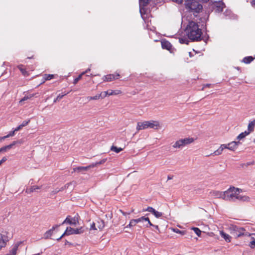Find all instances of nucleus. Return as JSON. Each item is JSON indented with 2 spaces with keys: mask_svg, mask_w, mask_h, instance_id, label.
Listing matches in <instances>:
<instances>
[{
  "mask_svg": "<svg viewBox=\"0 0 255 255\" xmlns=\"http://www.w3.org/2000/svg\"><path fill=\"white\" fill-rule=\"evenodd\" d=\"M210 86V84H207L204 85L203 86V88H202V90H204V89L205 87H209Z\"/></svg>",
  "mask_w": 255,
  "mask_h": 255,
  "instance_id": "54",
  "label": "nucleus"
},
{
  "mask_svg": "<svg viewBox=\"0 0 255 255\" xmlns=\"http://www.w3.org/2000/svg\"><path fill=\"white\" fill-rule=\"evenodd\" d=\"M155 210L151 207H148L146 209L143 210L144 211H148L153 213Z\"/></svg>",
  "mask_w": 255,
  "mask_h": 255,
  "instance_id": "43",
  "label": "nucleus"
},
{
  "mask_svg": "<svg viewBox=\"0 0 255 255\" xmlns=\"http://www.w3.org/2000/svg\"><path fill=\"white\" fill-rule=\"evenodd\" d=\"M249 133L250 132H247V131L242 132L239 135H238V136L237 137V139L238 140H241L242 139L245 137L247 135H248Z\"/></svg>",
  "mask_w": 255,
  "mask_h": 255,
  "instance_id": "29",
  "label": "nucleus"
},
{
  "mask_svg": "<svg viewBox=\"0 0 255 255\" xmlns=\"http://www.w3.org/2000/svg\"><path fill=\"white\" fill-rule=\"evenodd\" d=\"M255 120H254L253 121L251 122L249 124L248 127V131H247V132H250V133L251 132L253 131L254 128H255Z\"/></svg>",
  "mask_w": 255,
  "mask_h": 255,
  "instance_id": "24",
  "label": "nucleus"
},
{
  "mask_svg": "<svg viewBox=\"0 0 255 255\" xmlns=\"http://www.w3.org/2000/svg\"><path fill=\"white\" fill-rule=\"evenodd\" d=\"M6 245V241L3 239V235L0 234V251L2 248L5 247Z\"/></svg>",
  "mask_w": 255,
  "mask_h": 255,
  "instance_id": "23",
  "label": "nucleus"
},
{
  "mask_svg": "<svg viewBox=\"0 0 255 255\" xmlns=\"http://www.w3.org/2000/svg\"><path fill=\"white\" fill-rule=\"evenodd\" d=\"M119 74H109L107 76H105L104 77V81H111L115 79H118L119 77Z\"/></svg>",
  "mask_w": 255,
  "mask_h": 255,
  "instance_id": "17",
  "label": "nucleus"
},
{
  "mask_svg": "<svg viewBox=\"0 0 255 255\" xmlns=\"http://www.w3.org/2000/svg\"><path fill=\"white\" fill-rule=\"evenodd\" d=\"M243 191L241 189L231 187L226 190V201H242L248 202L250 197L242 194Z\"/></svg>",
  "mask_w": 255,
  "mask_h": 255,
  "instance_id": "1",
  "label": "nucleus"
},
{
  "mask_svg": "<svg viewBox=\"0 0 255 255\" xmlns=\"http://www.w3.org/2000/svg\"><path fill=\"white\" fill-rule=\"evenodd\" d=\"M225 7L224 3L219 0V1H212L210 4V8L214 10L215 12H220L222 11L223 8Z\"/></svg>",
  "mask_w": 255,
  "mask_h": 255,
  "instance_id": "7",
  "label": "nucleus"
},
{
  "mask_svg": "<svg viewBox=\"0 0 255 255\" xmlns=\"http://www.w3.org/2000/svg\"><path fill=\"white\" fill-rule=\"evenodd\" d=\"M210 193L212 196L215 197V198H221L224 200H226V191L224 192H221L219 191H213L211 192Z\"/></svg>",
  "mask_w": 255,
  "mask_h": 255,
  "instance_id": "10",
  "label": "nucleus"
},
{
  "mask_svg": "<svg viewBox=\"0 0 255 255\" xmlns=\"http://www.w3.org/2000/svg\"><path fill=\"white\" fill-rule=\"evenodd\" d=\"M63 237H64V233H63L61 236L59 238H57L56 240L57 241H59V240H60L61 238H62Z\"/></svg>",
  "mask_w": 255,
  "mask_h": 255,
  "instance_id": "55",
  "label": "nucleus"
},
{
  "mask_svg": "<svg viewBox=\"0 0 255 255\" xmlns=\"http://www.w3.org/2000/svg\"><path fill=\"white\" fill-rule=\"evenodd\" d=\"M252 239L253 241L250 242L249 246L252 249H254L255 248V239L254 238H252Z\"/></svg>",
  "mask_w": 255,
  "mask_h": 255,
  "instance_id": "42",
  "label": "nucleus"
},
{
  "mask_svg": "<svg viewBox=\"0 0 255 255\" xmlns=\"http://www.w3.org/2000/svg\"><path fill=\"white\" fill-rule=\"evenodd\" d=\"M161 125L159 121L150 120L145 121L143 122H138L136 129L137 131L143 130L148 128H152L154 129H158L160 128Z\"/></svg>",
  "mask_w": 255,
  "mask_h": 255,
  "instance_id": "3",
  "label": "nucleus"
},
{
  "mask_svg": "<svg viewBox=\"0 0 255 255\" xmlns=\"http://www.w3.org/2000/svg\"><path fill=\"white\" fill-rule=\"evenodd\" d=\"M67 243H68V242H67V241H65L64 245H67Z\"/></svg>",
  "mask_w": 255,
  "mask_h": 255,
  "instance_id": "58",
  "label": "nucleus"
},
{
  "mask_svg": "<svg viewBox=\"0 0 255 255\" xmlns=\"http://www.w3.org/2000/svg\"><path fill=\"white\" fill-rule=\"evenodd\" d=\"M90 70V69L89 68L85 72H82L80 75H79V76L77 78H76L74 79V84H76L78 82V81L81 78L82 75H84L85 73L88 72V71H89Z\"/></svg>",
  "mask_w": 255,
  "mask_h": 255,
  "instance_id": "34",
  "label": "nucleus"
},
{
  "mask_svg": "<svg viewBox=\"0 0 255 255\" xmlns=\"http://www.w3.org/2000/svg\"><path fill=\"white\" fill-rule=\"evenodd\" d=\"M96 224L97 225V228H98L100 230L103 229L105 227L104 222L103 220H98Z\"/></svg>",
  "mask_w": 255,
  "mask_h": 255,
  "instance_id": "25",
  "label": "nucleus"
},
{
  "mask_svg": "<svg viewBox=\"0 0 255 255\" xmlns=\"http://www.w3.org/2000/svg\"><path fill=\"white\" fill-rule=\"evenodd\" d=\"M35 95L36 94H30L24 96V97L19 101V104H22L23 101L30 99Z\"/></svg>",
  "mask_w": 255,
  "mask_h": 255,
  "instance_id": "21",
  "label": "nucleus"
},
{
  "mask_svg": "<svg viewBox=\"0 0 255 255\" xmlns=\"http://www.w3.org/2000/svg\"><path fill=\"white\" fill-rule=\"evenodd\" d=\"M134 220L135 221H134L133 222H136V224L140 222L146 221L147 222V225H148L149 226H153V224L150 222L149 218L147 217H141V218Z\"/></svg>",
  "mask_w": 255,
  "mask_h": 255,
  "instance_id": "19",
  "label": "nucleus"
},
{
  "mask_svg": "<svg viewBox=\"0 0 255 255\" xmlns=\"http://www.w3.org/2000/svg\"><path fill=\"white\" fill-rule=\"evenodd\" d=\"M191 230H193L195 233L198 236L200 237L201 235V231L198 228L192 227Z\"/></svg>",
  "mask_w": 255,
  "mask_h": 255,
  "instance_id": "35",
  "label": "nucleus"
},
{
  "mask_svg": "<svg viewBox=\"0 0 255 255\" xmlns=\"http://www.w3.org/2000/svg\"><path fill=\"white\" fill-rule=\"evenodd\" d=\"M179 42L180 43H185V44H188V40L187 38L185 37V38H179Z\"/></svg>",
  "mask_w": 255,
  "mask_h": 255,
  "instance_id": "40",
  "label": "nucleus"
},
{
  "mask_svg": "<svg viewBox=\"0 0 255 255\" xmlns=\"http://www.w3.org/2000/svg\"><path fill=\"white\" fill-rule=\"evenodd\" d=\"M30 122V120H28V121H24L22 122V123L21 124V126L22 127H24L25 126H26V125H28V124Z\"/></svg>",
  "mask_w": 255,
  "mask_h": 255,
  "instance_id": "47",
  "label": "nucleus"
},
{
  "mask_svg": "<svg viewBox=\"0 0 255 255\" xmlns=\"http://www.w3.org/2000/svg\"><path fill=\"white\" fill-rule=\"evenodd\" d=\"M15 131H14V129L13 131H11L7 135V136L8 137L12 136L14 135Z\"/></svg>",
  "mask_w": 255,
  "mask_h": 255,
  "instance_id": "48",
  "label": "nucleus"
},
{
  "mask_svg": "<svg viewBox=\"0 0 255 255\" xmlns=\"http://www.w3.org/2000/svg\"><path fill=\"white\" fill-rule=\"evenodd\" d=\"M74 229L71 227H67L65 230V235H70L74 234Z\"/></svg>",
  "mask_w": 255,
  "mask_h": 255,
  "instance_id": "26",
  "label": "nucleus"
},
{
  "mask_svg": "<svg viewBox=\"0 0 255 255\" xmlns=\"http://www.w3.org/2000/svg\"><path fill=\"white\" fill-rule=\"evenodd\" d=\"M220 236L225 240L227 243H230L231 241L232 237L229 234L225 233L223 231H220Z\"/></svg>",
  "mask_w": 255,
  "mask_h": 255,
  "instance_id": "18",
  "label": "nucleus"
},
{
  "mask_svg": "<svg viewBox=\"0 0 255 255\" xmlns=\"http://www.w3.org/2000/svg\"><path fill=\"white\" fill-rule=\"evenodd\" d=\"M254 58L252 56H248L245 57L243 59V61L246 64H249L251 63L254 60Z\"/></svg>",
  "mask_w": 255,
  "mask_h": 255,
  "instance_id": "31",
  "label": "nucleus"
},
{
  "mask_svg": "<svg viewBox=\"0 0 255 255\" xmlns=\"http://www.w3.org/2000/svg\"><path fill=\"white\" fill-rule=\"evenodd\" d=\"M58 226H56L53 227L51 229L47 231L43 235V238L45 239H47L50 238V237L52 235L54 232H56L57 230Z\"/></svg>",
  "mask_w": 255,
  "mask_h": 255,
  "instance_id": "13",
  "label": "nucleus"
},
{
  "mask_svg": "<svg viewBox=\"0 0 255 255\" xmlns=\"http://www.w3.org/2000/svg\"><path fill=\"white\" fill-rule=\"evenodd\" d=\"M134 221H135L134 219H132L131 220L129 224L128 225H127V226L126 227V228H127L128 227H133V226H135L136 224V222H133Z\"/></svg>",
  "mask_w": 255,
  "mask_h": 255,
  "instance_id": "37",
  "label": "nucleus"
},
{
  "mask_svg": "<svg viewBox=\"0 0 255 255\" xmlns=\"http://www.w3.org/2000/svg\"><path fill=\"white\" fill-rule=\"evenodd\" d=\"M122 94V91L119 90H108L107 91H105L101 93V98L103 99L107 97V96H111V95H117L119 94Z\"/></svg>",
  "mask_w": 255,
  "mask_h": 255,
  "instance_id": "9",
  "label": "nucleus"
},
{
  "mask_svg": "<svg viewBox=\"0 0 255 255\" xmlns=\"http://www.w3.org/2000/svg\"><path fill=\"white\" fill-rule=\"evenodd\" d=\"M63 96H64V95H60V94H59V95L57 96V98H56L54 100V103H56V102H57V101H59V100H60V99H62V98H63Z\"/></svg>",
  "mask_w": 255,
  "mask_h": 255,
  "instance_id": "46",
  "label": "nucleus"
},
{
  "mask_svg": "<svg viewBox=\"0 0 255 255\" xmlns=\"http://www.w3.org/2000/svg\"><path fill=\"white\" fill-rule=\"evenodd\" d=\"M96 224L95 223H93L92 224H91L90 228V231L97 230V228L96 227Z\"/></svg>",
  "mask_w": 255,
  "mask_h": 255,
  "instance_id": "45",
  "label": "nucleus"
},
{
  "mask_svg": "<svg viewBox=\"0 0 255 255\" xmlns=\"http://www.w3.org/2000/svg\"><path fill=\"white\" fill-rule=\"evenodd\" d=\"M18 247V244H16L12 248V249L9 251V252L5 255H16L17 249Z\"/></svg>",
  "mask_w": 255,
  "mask_h": 255,
  "instance_id": "22",
  "label": "nucleus"
},
{
  "mask_svg": "<svg viewBox=\"0 0 255 255\" xmlns=\"http://www.w3.org/2000/svg\"><path fill=\"white\" fill-rule=\"evenodd\" d=\"M226 147L227 146L226 145H225V144H221L216 150H215L213 153L211 154V155L217 156L221 155L222 153L223 150L226 149Z\"/></svg>",
  "mask_w": 255,
  "mask_h": 255,
  "instance_id": "14",
  "label": "nucleus"
},
{
  "mask_svg": "<svg viewBox=\"0 0 255 255\" xmlns=\"http://www.w3.org/2000/svg\"><path fill=\"white\" fill-rule=\"evenodd\" d=\"M6 138H8V137L7 136V135L5 136H2V137H0V141L3 140Z\"/></svg>",
  "mask_w": 255,
  "mask_h": 255,
  "instance_id": "51",
  "label": "nucleus"
},
{
  "mask_svg": "<svg viewBox=\"0 0 255 255\" xmlns=\"http://www.w3.org/2000/svg\"><path fill=\"white\" fill-rule=\"evenodd\" d=\"M161 46L163 49H166L169 51L172 49V45L171 43L166 40H162L161 41Z\"/></svg>",
  "mask_w": 255,
  "mask_h": 255,
  "instance_id": "20",
  "label": "nucleus"
},
{
  "mask_svg": "<svg viewBox=\"0 0 255 255\" xmlns=\"http://www.w3.org/2000/svg\"><path fill=\"white\" fill-rule=\"evenodd\" d=\"M40 189V187L38 186H33L28 190H26V192L27 193H31L34 191H36L37 190Z\"/></svg>",
  "mask_w": 255,
  "mask_h": 255,
  "instance_id": "28",
  "label": "nucleus"
},
{
  "mask_svg": "<svg viewBox=\"0 0 255 255\" xmlns=\"http://www.w3.org/2000/svg\"><path fill=\"white\" fill-rule=\"evenodd\" d=\"M252 4L255 7V0L252 1Z\"/></svg>",
  "mask_w": 255,
  "mask_h": 255,
  "instance_id": "56",
  "label": "nucleus"
},
{
  "mask_svg": "<svg viewBox=\"0 0 255 255\" xmlns=\"http://www.w3.org/2000/svg\"><path fill=\"white\" fill-rule=\"evenodd\" d=\"M85 231V229L84 227H81L79 228L74 229V234H82Z\"/></svg>",
  "mask_w": 255,
  "mask_h": 255,
  "instance_id": "27",
  "label": "nucleus"
},
{
  "mask_svg": "<svg viewBox=\"0 0 255 255\" xmlns=\"http://www.w3.org/2000/svg\"><path fill=\"white\" fill-rule=\"evenodd\" d=\"M92 168L91 164L87 166H79L74 168V171L78 173H81L84 174L85 172L88 171L89 169Z\"/></svg>",
  "mask_w": 255,
  "mask_h": 255,
  "instance_id": "12",
  "label": "nucleus"
},
{
  "mask_svg": "<svg viewBox=\"0 0 255 255\" xmlns=\"http://www.w3.org/2000/svg\"><path fill=\"white\" fill-rule=\"evenodd\" d=\"M254 142H255V139H254Z\"/></svg>",
  "mask_w": 255,
  "mask_h": 255,
  "instance_id": "60",
  "label": "nucleus"
},
{
  "mask_svg": "<svg viewBox=\"0 0 255 255\" xmlns=\"http://www.w3.org/2000/svg\"><path fill=\"white\" fill-rule=\"evenodd\" d=\"M152 214L154 215V216L156 218H160L162 216V213L161 212L157 211L156 210H155L154 213Z\"/></svg>",
  "mask_w": 255,
  "mask_h": 255,
  "instance_id": "39",
  "label": "nucleus"
},
{
  "mask_svg": "<svg viewBox=\"0 0 255 255\" xmlns=\"http://www.w3.org/2000/svg\"><path fill=\"white\" fill-rule=\"evenodd\" d=\"M120 212L122 213L123 215L126 216L127 215V213L122 211V210H120Z\"/></svg>",
  "mask_w": 255,
  "mask_h": 255,
  "instance_id": "57",
  "label": "nucleus"
},
{
  "mask_svg": "<svg viewBox=\"0 0 255 255\" xmlns=\"http://www.w3.org/2000/svg\"><path fill=\"white\" fill-rule=\"evenodd\" d=\"M240 143V142L239 141H232L227 144H225V145L227 146L226 149L234 151L237 149Z\"/></svg>",
  "mask_w": 255,
  "mask_h": 255,
  "instance_id": "11",
  "label": "nucleus"
},
{
  "mask_svg": "<svg viewBox=\"0 0 255 255\" xmlns=\"http://www.w3.org/2000/svg\"><path fill=\"white\" fill-rule=\"evenodd\" d=\"M54 75H45L44 78L46 80H49L53 78Z\"/></svg>",
  "mask_w": 255,
  "mask_h": 255,
  "instance_id": "44",
  "label": "nucleus"
},
{
  "mask_svg": "<svg viewBox=\"0 0 255 255\" xmlns=\"http://www.w3.org/2000/svg\"><path fill=\"white\" fill-rule=\"evenodd\" d=\"M2 163L1 162V161L0 160V165H1Z\"/></svg>",
  "mask_w": 255,
  "mask_h": 255,
  "instance_id": "59",
  "label": "nucleus"
},
{
  "mask_svg": "<svg viewBox=\"0 0 255 255\" xmlns=\"http://www.w3.org/2000/svg\"><path fill=\"white\" fill-rule=\"evenodd\" d=\"M23 127L21 126V125H20L19 126H18L16 128L14 129V131H17L19 130H20Z\"/></svg>",
  "mask_w": 255,
  "mask_h": 255,
  "instance_id": "49",
  "label": "nucleus"
},
{
  "mask_svg": "<svg viewBox=\"0 0 255 255\" xmlns=\"http://www.w3.org/2000/svg\"><path fill=\"white\" fill-rule=\"evenodd\" d=\"M226 147L227 146L226 145H225V144H221L216 150H215L213 153L211 154V155L217 156L221 155L222 153L223 150L226 149Z\"/></svg>",
  "mask_w": 255,
  "mask_h": 255,
  "instance_id": "15",
  "label": "nucleus"
},
{
  "mask_svg": "<svg viewBox=\"0 0 255 255\" xmlns=\"http://www.w3.org/2000/svg\"><path fill=\"white\" fill-rule=\"evenodd\" d=\"M7 160V158L6 157H3L1 160H0L1 161V162L3 163L4 162H5L6 160Z\"/></svg>",
  "mask_w": 255,
  "mask_h": 255,
  "instance_id": "52",
  "label": "nucleus"
},
{
  "mask_svg": "<svg viewBox=\"0 0 255 255\" xmlns=\"http://www.w3.org/2000/svg\"><path fill=\"white\" fill-rule=\"evenodd\" d=\"M65 223L71 225L76 226L79 223L78 216L75 215L74 216H68L65 219Z\"/></svg>",
  "mask_w": 255,
  "mask_h": 255,
  "instance_id": "8",
  "label": "nucleus"
},
{
  "mask_svg": "<svg viewBox=\"0 0 255 255\" xmlns=\"http://www.w3.org/2000/svg\"><path fill=\"white\" fill-rule=\"evenodd\" d=\"M227 229L231 234L236 236V238L244 236L245 232L244 228L238 227L233 224L229 225Z\"/></svg>",
  "mask_w": 255,
  "mask_h": 255,
  "instance_id": "5",
  "label": "nucleus"
},
{
  "mask_svg": "<svg viewBox=\"0 0 255 255\" xmlns=\"http://www.w3.org/2000/svg\"><path fill=\"white\" fill-rule=\"evenodd\" d=\"M111 150L116 153H119L120 152L123 150V148L121 147H117L113 145L111 147Z\"/></svg>",
  "mask_w": 255,
  "mask_h": 255,
  "instance_id": "32",
  "label": "nucleus"
},
{
  "mask_svg": "<svg viewBox=\"0 0 255 255\" xmlns=\"http://www.w3.org/2000/svg\"><path fill=\"white\" fill-rule=\"evenodd\" d=\"M19 142V141H14L10 144L2 147L0 148V153L1 152H5L10 149L13 146Z\"/></svg>",
  "mask_w": 255,
  "mask_h": 255,
  "instance_id": "16",
  "label": "nucleus"
},
{
  "mask_svg": "<svg viewBox=\"0 0 255 255\" xmlns=\"http://www.w3.org/2000/svg\"><path fill=\"white\" fill-rule=\"evenodd\" d=\"M18 69H19V70L21 72L22 74L24 75V76H26L27 75V71L25 70V69H23L22 68V65H19L18 66Z\"/></svg>",
  "mask_w": 255,
  "mask_h": 255,
  "instance_id": "36",
  "label": "nucleus"
},
{
  "mask_svg": "<svg viewBox=\"0 0 255 255\" xmlns=\"http://www.w3.org/2000/svg\"><path fill=\"white\" fill-rule=\"evenodd\" d=\"M106 160H107L106 158L103 159L99 162H97L93 163L91 164V166L92 167V168L98 166V165H100V164H102L104 163L106 161Z\"/></svg>",
  "mask_w": 255,
  "mask_h": 255,
  "instance_id": "30",
  "label": "nucleus"
},
{
  "mask_svg": "<svg viewBox=\"0 0 255 255\" xmlns=\"http://www.w3.org/2000/svg\"><path fill=\"white\" fill-rule=\"evenodd\" d=\"M140 6H145L148 2V0H139Z\"/></svg>",
  "mask_w": 255,
  "mask_h": 255,
  "instance_id": "41",
  "label": "nucleus"
},
{
  "mask_svg": "<svg viewBox=\"0 0 255 255\" xmlns=\"http://www.w3.org/2000/svg\"><path fill=\"white\" fill-rule=\"evenodd\" d=\"M186 7L196 12H199L202 8V6L198 2L193 0H184Z\"/></svg>",
  "mask_w": 255,
  "mask_h": 255,
  "instance_id": "6",
  "label": "nucleus"
},
{
  "mask_svg": "<svg viewBox=\"0 0 255 255\" xmlns=\"http://www.w3.org/2000/svg\"><path fill=\"white\" fill-rule=\"evenodd\" d=\"M254 164H255V161H250V162H249L247 163V165L248 166H249V165H254Z\"/></svg>",
  "mask_w": 255,
  "mask_h": 255,
  "instance_id": "50",
  "label": "nucleus"
},
{
  "mask_svg": "<svg viewBox=\"0 0 255 255\" xmlns=\"http://www.w3.org/2000/svg\"><path fill=\"white\" fill-rule=\"evenodd\" d=\"M100 98H101V93L93 97H88L87 99L89 101H90L91 100H97L99 99Z\"/></svg>",
  "mask_w": 255,
  "mask_h": 255,
  "instance_id": "33",
  "label": "nucleus"
},
{
  "mask_svg": "<svg viewBox=\"0 0 255 255\" xmlns=\"http://www.w3.org/2000/svg\"><path fill=\"white\" fill-rule=\"evenodd\" d=\"M172 0L174 2L180 3L183 0Z\"/></svg>",
  "mask_w": 255,
  "mask_h": 255,
  "instance_id": "53",
  "label": "nucleus"
},
{
  "mask_svg": "<svg viewBox=\"0 0 255 255\" xmlns=\"http://www.w3.org/2000/svg\"><path fill=\"white\" fill-rule=\"evenodd\" d=\"M195 139L193 137H186L180 138L175 142L172 145L174 148L180 149L184 146L189 145L194 141Z\"/></svg>",
  "mask_w": 255,
  "mask_h": 255,
  "instance_id": "4",
  "label": "nucleus"
},
{
  "mask_svg": "<svg viewBox=\"0 0 255 255\" xmlns=\"http://www.w3.org/2000/svg\"><path fill=\"white\" fill-rule=\"evenodd\" d=\"M185 33L188 38L192 41L199 40L202 33L197 23L193 21L189 22L185 29Z\"/></svg>",
  "mask_w": 255,
  "mask_h": 255,
  "instance_id": "2",
  "label": "nucleus"
},
{
  "mask_svg": "<svg viewBox=\"0 0 255 255\" xmlns=\"http://www.w3.org/2000/svg\"><path fill=\"white\" fill-rule=\"evenodd\" d=\"M172 231L177 234H180L182 235H184L185 234V232L184 231H180L177 229H172Z\"/></svg>",
  "mask_w": 255,
  "mask_h": 255,
  "instance_id": "38",
  "label": "nucleus"
}]
</instances>
